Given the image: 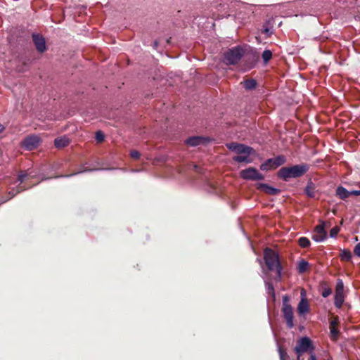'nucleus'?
<instances>
[{
  "mask_svg": "<svg viewBox=\"0 0 360 360\" xmlns=\"http://www.w3.org/2000/svg\"><path fill=\"white\" fill-rule=\"evenodd\" d=\"M349 196L350 195H356L360 196V190H351L349 191Z\"/></svg>",
  "mask_w": 360,
  "mask_h": 360,
  "instance_id": "36",
  "label": "nucleus"
},
{
  "mask_svg": "<svg viewBox=\"0 0 360 360\" xmlns=\"http://www.w3.org/2000/svg\"><path fill=\"white\" fill-rule=\"evenodd\" d=\"M339 324V318L338 316H335L330 321V338L333 340H336L340 335V331L337 328V326Z\"/></svg>",
  "mask_w": 360,
  "mask_h": 360,
  "instance_id": "12",
  "label": "nucleus"
},
{
  "mask_svg": "<svg viewBox=\"0 0 360 360\" xmlns=\"http://www.w3.org/2000/svg\"><path fill=\"white\" fill-rule=\"evenodd\" d=\"M32 40L34 44V46L37 49V50L40 52L43 53L46 51V42L44 38L38 34H32Z\"/></svg>",
  "mask_w": 360,
  "mask_h": 360,
  "instance_id": "11",
  "label": "nucleus"
},
{
  "mask_svg": "<svg viewBox=\"0 0 360 360\" xmlns=\"http://www.w3.org/2000/svg\"><path fill=\"white\" fill-rule=\"evenodd\" d=\"M240 84L248 91L255 89L257 85V81L252 78L245 79Z\"/></svg>",
  "mask_w": 360,
  "mask_h": 360,
  "instance_id": "19",
  "label": "nucleus"
},
{
  "mask_svg": "<svg viewBox=\"0 0 360 360\" xmlns=\"http://www.w3.org/2000/svg\"><path fill=\"white\" fill-rule=\"evenodd\" d=\"M208 140L209 139L207 138L196 136L187 139L185 142L190 146H198L199 145L205 143L208 141Z\"/></svg>",
  "mask_w": 360,
  "mask_h": 360,
  "instance_id": "13",
  "label": "nucleus"
},
{
  "mask_svg": "<svg viewBox=\"0 0 360 360\" xmlns=\"http://www.w3.org/2000/svg\"><path fill=\"white\" fill-rule=\"evenodd\" d=\"M339 257L342 262H349L352 257V252L348 249L341 250Z\"/></svg>",
  "mask_w": 360,
  "mask_h": 360,
  "instance_id": "21",
  "label": "nucleus"
},
{
  "mask_svg": "<svg viewBox=\"0 0 360 360\" xmlns=\"http://www.w3.org/2000/svg\"><path fill=\"white\" fill-rule=\"evenodd\" d=\"M258 189L263 191L264 193L271 195H276L280 193L281 191L278 188H274L266 184H259L257 186Z\"/></svg>",
  "mask_w": 360,
  "mask_h": 360,
  "instance_id": "14",
  "label": "nucleus"
},
{
  "mask_svg": "<svg viewBox=\"0 0 360 360\" xmlns=\"http://www.w3.org/2000/svg\"><path fill=\"white\" fill-rule=\"evenodd\" d=\"M263 259L264 266L262 267V272L266 276L270 272H275L274 279L277 282L281 281L283 268L278 253L270 248H266L264 250Z\"/></svg>",
  "mask_w": 360,
  "mask_h": 360,
  "instance_id": "1",
  "label": "nucleus"
},
{
  "mask_svg": "<svg viewBox=\"0 0 360 360\" xmlns=\"http://www.w3.org/2000/svg\"><path fill=\"white\" fill-rule=\"evenodd\" d=\"M314 350L312 341L308 337H303L297 341L294 351L297 354L302 355L304 353H311Z\"/></svg>",
  "mask_w": 360,
  "mask_h": 360,
  "instance_id": "5",
  "label": "nucleus"
},
{
  "mask_svg": "<svg viewBox=\"0 0 360 360\" xmlns=\"http://www.w3.org/2000/svg\"><path fill=\"white\" fill-rule=\"evenodd\" d=\"M336 195L341 200H345L349 196V191L343 186H338L336 189Z\"/></svg>",
  "mask_w": 360,
  "mask_h": 360,
  "instance_id": "20",
  "label": "nucleus"
},
{
  "mask_svg": "<svg viewBox=\"0 0 360 360\" xmlns=\"http://www.w3.org/2000/svg\"><path fill=\"white\" fill-rule=\"evenodd\" d=\"M227 148L230 150L236 153L237 154L248 153L253 154L255 153L254 149L242 143H238L236 142H231L226 144Z\"/></svg>",
  "mask_w": 360,
  "mask_h": 360,
  "instance_id": "8",
  "label": "nucleus"
},
{
  "mask_svg": "<svg viewBox=\"0 0 360 360\" xmlns=\"http://www.w3.org/2000/svg\"><path fill=\"white\" fill-rule=\"evenodd\" d=\"M262 58L264 64H267L272 58V52L270 50H264L262 54Z\"/></svg>",
  "mask_w": 360,
  "mask_h": 360,
  "instance_id": "26",
  "label": "nucleus"
},
{
  "mask_svg": "<svg viewBox=\"0 0 360 360\" xmlns=\"http://www.w3.org/2000/svg\"><path fill=\"white\" fill-rule=\"evenodd\" d=\"M40 139L37 136H29L22 142V146L28 150L37 148L39 144Z\"/></svg>",
  "mask_w": 360,
  "mask_h": 360,
  "instance_id": "9",
  "label": "nucleus"
},
{
  "mask_svg": "<svg viewBox=\"0 0 360 360\" xmlns=\"http://www.w3.org/2000/svg\"><path fill=\"white\" fill-rule=\"evenodd\" d=\"M290 296L285 295L282 297V308L281 311L283 316L286 321V325L288 328H292L294 327L293 323V311L292 307L290 304Z\"/></svg>",
  "mask_w": 360,
  "mask_h": 360,
  "instance_id": "3",
  "label": "nucleus"
},
{
  "mask_svg": "<svg viewBox=\"0 0 360 360\" xmlns=\"http://www.w3.org/2000/svg\"><path fill=\"white\" fill-rule=\"evenodd\" d=\"M309 263L304 259H302L299 262L297 266V271L299 274H304L309 270Z\"/></svg>",
  "mask_w": 360,
  "mask_h": 360,
  "instance_id": "22",
  "label": "nucleus"
},
{
  "mask_svg": "<svg viewBox=\"0 0 360 360\" xmlns=\"http://www.w3.org/2000/svg\"><path fill=\"white\" fill-rule=\"evenodd\" d=\"M94 170H96V169H89L87 167H85L82 170L78 171V172H75V173H73L72 174H70V175H67L66 176H72L73 175H76V174H80V173H83V172H92V171H94Z\"/></svg>",
  "mask_w": 360,
  "mask_h": 360,
  "instance_id": "33",
  "label": "nucleus"
},
{
  "mask_svg": "<svg viewBox=\"0 0 360 360\" xmlns=\"http://www.w3.org/2000/svg\"><path fill=\"white\" fill-rule=\"evenodd\" d=\"M321 295L323 297H328L332 293V289L328 286L326 283H323L321 285Z\"/></svg>",
  "mask_w": 360,
  "mask_h": 360,
  "instance_id": "25",
  "label": "nucleus"
},
{
  "mask_svg": "<svg viewBox=\"0 0 360 360\" xmlns=\"http://www.w3.org/2000/svg\"><path fill=\"white\" fill-rule=\"evenodd\" d=\"M240 175L242 179L246 180L257 181L264 179V175L259 173L255 167H249L242 170Z\"/></svg>",
  "mask_w": 360,
  "mask_h": 360,
  "instance_id": "6",
  "label": "nucleus"
},
{
  "mask_svg": "<svg viewBox=\"0 0 360 360\" xmlns=\"http://www.w3.org/2000/svg\"><path fill=\"white\" fill-rule=\"evenodd\" d=\"M239 155H236L233 157V160L236 162H245V163H251L252 162V159L250 158L251 154L248 153H242L238 154Z\"/></svg>",
  "mask_w": 360,
  "mask_h": 360,
  "instance_id": "18",
  "label": "nucleus"
},
{
  "mask_svg": "<svg viewBox=\"0 0 360 360\" xmlns=\"http://www.w3.org/2000/svg\"><path fill=\"white\" fill-rule=\"evenodd\" d=\"M298 243L300 247L303 248H307L310 246V241L306 237H301L299 238Z\"/></svg>",
  "mask_w": 360,
  "mask_h": 360,
  "instance_id": "28",
  "label": "nucleus"
},
{
  "mask_svg": "<svg viewBox=\"0 0 360 360\" xmlns=\"http://www.w3.org/2000/svg\"><path fill=\"white\" fill-rule=\"evenodd\" d=\"M278 353L280 360H287L289 358V356L286 352V349L282 346L278 347Z\"/></svg>",
  "mask_w": 360,
  "mask_h": 360,
  "instance_id": "29",
  "label": "nucleus"
},
{
  "mask_svg": "<svg viewBox=\"0 0 360 360\" xmlns=\"http://www.w3.org/2000/svg\"><path fill=\"white\" fill-rule=\"evenodd\" d=\"M255 60L253 59L252 62H251L250 63L247 65V68L248 69L252 68L255 66Z\"/></svg>",
  "mask_w": 360,
  "mask_h": 360,
  "instance_id": "37",
  "label": "nucleus"
},
{
  "mask_svg": "<svg viewBox=\"0 0 360 360\" xmlns=\"http://www.w3.org/2000/svg\"><path fill=\"white\" fill-rule=\"evenodd\" d=\"M243 54V49L240 46L234 47L224 53V63L226 65H236L240 60Z\"/></svg>",
  "mask_w": 360,
  "mask_h": 360,
  "instance_id": "4",
  "label": "nucleus"
},
{
  "mask_svg": "<svg viewBox=\"0 0 360 360\" xmlns=\"http://www.w3.org/2000/svg\"><path fill=\"white\" fill-rule=\"evenodd\" d=\"M4 126L0 123V134L2 133L4 131Z\"/></svg>",
  "mask_w": 360,
  "mask_h": 360,
  "instance_id": "40",
  "label": "nucleus"
},
{
  "mask_svg": "<svg viewBox=\"0 0 360 360\" xmlns=\"http://www.w3.org/2000/svg\"><path fill=\"white\" fill-rule=\"evenodd\" d=\"M340 229L339 226H335L333 227L330 231V236L331 238L336 237L337 235L338 234V233L340 232Z\"/></svg>",
  "mask_w": 360,
  "mask_h": 360,
  "instance_id": "30",
  "label": "nucleus"
},
{
  "mask_svg": "<svg viewBox=\"0 0 360 360\" xmlns=\"http://www.w3.org/2000/svg\"><path fill=\"white\" fill-rule=\"evenodd\" d=\"M263 32L265 34H267L268 35L271 34V32L270 31V29L268 27H266L264 29Z\"/></svg>",
  "mask_w": 360,
  "mask_h": 360,
  "instance_id": "39",
  "label": "nucleus"
},
{
  "mask_svg": "<svg viewBox=\"0 0 360 360\" xmlns=\"http://www.w3.org/2000/svg\"><path fill=\"white\" fill-rule=\"evenodd\" d=\"M104 139H105V136L103 134V133L101 131H98L96 133V139L98 142H102L104 141Z\"/></svg>",
  "mask_w": 360,
  "mask_h": 360,
  "instance_id": "32",
  "label": "nucleus"
},
{
  "mask_svg": "<svg viewBox=\"0 0 360 360\" xmlns=\"http://www.w3.org/2000/svg\"><path fill=\"white\" fill-rule=\"evenodd\" d=\"M28 178V174L27 172H22L18 176V180L20 183H23L26 181V179Z\"/></svg>",
  "mask_w": 360,
  "mask_h": 360,
  "instance_id": "31",
  "label": "nucleus"
},
{
  "mask_svg": "<svg viewBox=\"0 0 360 360\" xmlns=\"http://www.w3.org/2000/svg\"><path fill=\"white\" fill-rule=\"evenodd\" d=\"M310 169V165L307 163L295 165L291 167H283L278 173L279 179L288 181L292 178H300L304 176Z\"/></svg>",
  "mask_w": 360,
  "mask_h": 360,
  "instance_id": "2",
  "label": "nucleus"
},
{
  "mask_svg": "<svg viewBox=\"0 0 360 360\" xmlns=\"http://www.w3.org/2000/svg\"><path fill=\"white\" fill-rule=\"evenodd\" d=\"M266 287L267 293L272 297L274 300H275L276 294L274 290V285L271 282H266Z\"/></svg>",
  "mask_w": 360,
  "mask_h": 360,
  "instance_id": "27",
  "label": "nucleus"
},
{
  "mask_svg": "<svg viewBox=\"0 0 360 360\" xmlns=\"http://www.w3.org/2000/svg\"><path fill=\"white\" fill-rule=\"evenodd\" d=\"M312 238L316 242H321L326 238V231L323 221L314 228Z\"/></svg>",
  "mask_w": 360,
  "mask_h": 360,
  "instance_id": "10",
  "label": "nucleus"
},
{
  "mask_svg": "<svg viewBox=\"0 0 360 360\" xmlns=\"http://www.w3.org/2000/svg\"><path fill=\"white\" fill-rule=\"evenodd\" d=\"M274 167L276 168L279 166L284 165L286 162V158L284 155H280L273 158Z\"/></svg>",
  "mask_w": 360,
  "mask_h": 360,
  "instance_id": "24",
  "label": "nucleus"
},
{
  "mask_svg": "<svg viewBox=\"0 0 360 360\" xmlns=\"http://www.w3.org/2000/svg\"><path fill=\"white\" fill-rule=\"evenodd\" d=\"M274 167L273 158L267 159L264 162L260 165V169L263 171H268L271 169H276Z\"/></svg>",
  "mask_w": 360,
  "mask_h": 360,
  "instance_id": "23",
  "label": "nucleus"
},
{
  "mask_svg": "<svg viewBox=\"0 0 360 360\" xmlns=\"http://www.w3.org/2000/svg\"><path fill=\"white\" fill-rule=\"evenodd\" d=\"M302 355L297 354V359L296 360H300V357Z\"/></svg>",
  "mask_w": 360,
  "mask_h": 360,
  "instance_id": "41",
  "label": "nucleus"
},
{
  "mask_svg": "<svg viewBox=\"0 0 360 360\" xmlns=\"http://www.w3.org/2000/svg\"><path fill=\"white\" fill-rule=\"evenodd\" d=\"M309 311V305L307 299L302 298L297 306V312L300 315L305 314Z\"/></svg>",
  "mask_w": 360,
  "mask_h": 360,
  "instance_id": "15",
  "label": "nucleus"
},
{
  "mask_svg": "<svg viewBox=\"0 0 360 360\" xmlns=\"http://www.w3.org/2000/svg\"><path fill=\"white\" fill-rule=\"evenodd\" d=\"M344 301V283L341 279H338L335 286L334 304L337 308L340 309L342 307Z\"/></svg>",
  "mask_w": 360,
  "mask_h": 360,
  "instance_id": "7",
  "label": "nucleus"
},
{
  "mask_svg": "<svg viewBox=\"0 0 360 360\" xmlns=\"http://www.w3.org/2000/svg\"><path fill=\"white\" fill-rule=\"evenodd\" d=\"M130 155L131 157L133 158V159H135V160H138L139 159L140 156H141V154L139 151L137 150H131L130 152Z\"/></svg>",
  "mask_w": 360,
  "mask_h": 360,
  "instance_id": "34",
  "label": "nucleus"
},
{
  "mask_svg": "<svg viewBox=\"0 0 360 360\" xmlns=\"http://www.w3.org/2000/svg\"><path fill=\"white\" fill-rule=\"evenodd\" d=\"M309 354H310L309 360H316V356L314 354V352H312L311 353H309Z\"/></svg>",
  "mask_w": 360,
  "mask_h": 360,
  "instance_id": "38",
  "label": "nucleus"
},
{
  "mask_svg": "<svg viewBox=\"0 0 360 360\" xmlns=\"http://www.w3.org/2000/svg\"><path fill=\"white\" fill-rule=\"evenodd\" d=\"M158 46V42L155 41V46Z\"/></svg>",
  "mask_w": 360,
  "mask_h": 360,
  "instance_id": "42",
  "label": "nucleus"
},
{
  "mask_svg": "<svg viewBox=\"0 0 360 360\" xmlns=\"http://www.w3.org/2000/svg\"><path fill=\"white\" fill-rule=\"evenodd\" d=\"M304 193L311 198H314L316 195V186L310 179L304 188Z\"/></svg>",
  "mask_w": 360,
  "mask_h": 360,
  "instance_id": "16",
  "label": "nucleus"
},
{
  "mask_svg": "<svg viewBox=\"0 0 360 360\" xmlns=\"http://www.w3.org/2000/svg\"><path fill=\"white\" fill-rule=\"evenodd\" d=\"M70 143V139L66 136H63L58 137L54 140V146L57 148H63L68 146Z\"/></svg>",
  "mask_w": 360,
  "mask_h": 360,
  "instance_id": "17",
  "label": "nucleus"
},
{
  "mask_svg": "<svg viewBox=\"0 0 360 360\" xmlns=\"http://www.w3.org/2000/svg\"><path fill=\"white\" fill-rule=\"evenodd\" d=\"M354 253L360 257V243H357L354 249Z\"/></svg>",
  "mask_w": 360,
  "mask_h": 360,
  "instance_id": "35",
  "label": "nucleus"
}]
</instances>
